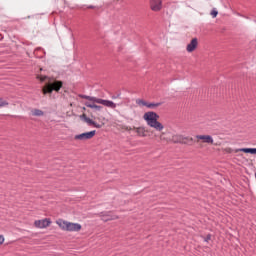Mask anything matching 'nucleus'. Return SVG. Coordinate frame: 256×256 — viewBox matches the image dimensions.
I'll return each instance as SVG.
<instances>
[{
	"mask_svg": "<svg viewBox=\"0 0 256 256\" xmlns=\"http://www.w3.org/2000/svg\"><path fill=\"white\" fill-rule=\"evenodd\" d=\"M143 119L148 127L154 129V131H152V134L155 141H169V139L167 138V132L163 131V129H165V126L163 125V123L159 122V114L153 111H149L144 113Z\"/></svg>",
	"mask_w": 256,
	"mask_h": 256,
	"instance_id": "obj_1",
	"label": "nucleus"
},
{
	"mask_svg": "<svg viewBox=\"0 0 256 256\" xmlns=\"http://www.w3.org/2000/svg\"><path fill=\"white\" fill-rule=\"evenodd\" d=\"M81 99H87V102L84 103L85 107L89 109H94L95 111H102L103 106L108 107L109 109H116L117 104L111 100H105L93 96L80 95ZM98 104V105H97ZM103 105V106H99Z\"/></svg>",
	"mask_w": 256,
	"mask_h": 256,
	"instance_id": "obj_2",
	"label": "nucleus"
},
{
	"mask_svg": "<svg viewBox=\"0 0 256 256\" xmlns=\"http://www.w3.org/2000/svg\"><path fill=\"white\" fill-rule=\"evenodd\" d=\"M56 225H58V227L62 231H68L70 233H78V231H81V229H83V226H81V224L69 222L63 219H58L56 221Z\"/></svg>",
	"mask_w": 256,
	"mask_h": 256,
	"instance_id": "obj_3",
	"label": "nucleus"
},
{
	"mask_svg": "<svg viewBox=\"0 0 256 256\" xmlns=\"http://www.w3.org/2000/svg\"><path fill=\"white\" fill-rule=\"evenodd\" d=\"M166 139L168 140H156L158 143H182L186 144L189 143V141H193V138L191 137H185L181 134H175L172 137H169V133L166 132Z\"/></svg>",
	"mask_w": 256,
	"mask_h": 256,
	"instance_id": "obj_4",
	"label": "nucleus"
},
{
	"mask_svg": "<svg viewBox=\"0 0 256 256\" xmlns=\"http://www.w3.org/2000/svg\"><path fill=\"white\" fill-rule=\"evenodd\" d=\"M61 87H63L62 81L55 80L54 82H48L42 88V93L43 95H51L53 91H56V93H59V91H61Z\"/></svg>",
	"mask_w": 256,
	"mask_h": 256,
	"instance_id": "obj_5",
	"label": "nucleus"
},
{
	"mask_svg": "<svg viewBox=\"0 0 256 256\" xmlns=\"http://www.w3.org/2000/svg\"><path fill=\"white\" fill-rule=\"evenodd\" d=\"M223 153H251L256 155V148H238L233 150L231 147L222 148Z\"/></svg>",
	"mask_w": 256,
	"mask_h": 256,
	"instance_id": "obj_6",
	"label": "nucleus"
},
{
	"mask_svg": "<svg viewBox=\"0 0 256 256\" xmlns=\"http://www.w3.org/2000/svg\"><path fill=\"white\" fill-rule=\"evenodd\" d=\"M96 131L85 132L74 136L75 141H89L95 137Z\"/></svg>",
	"mask_w": 256,
	"mask_h": 256,
	"instance_id": "obj_7",
	"label": "nucleus"
},
{
	"mask_svg": "<svg viewBox=\"0 0 256 256\" xmlns=\"http://www.w3.org/2000/svg\"><path fill=\"white\" fill-rule=\"evenodd\" d=\"M98 217H101V220L107 223V221H115L119 219V216L112 212H101L98 214Z\"/></svg>",
	"mask_w": 256,
	"mask_h": 256,
	"instance_id": "obj_8",
	"label": "nucleus"
},
{
	"mask_svg": "<svg viewBox=\"0 0 256 256\" xmlns=\"http://www.w3.org/2000/svg\"><path fill=\"white\" fill-rule=\"evenodd\" d=\"M51 223V218L36 220L34 221V227H36L37 229H47V227L51 226Z\"/></svg>",
	"mask_w": 256,
	"mask_h": 256,
	"instance_id": "obj_9",
	"label": "nucleus"
},
{
	"mask_svg": "<svg viewBox=\"0 0 256 256\" xmlns=\"http://www.w3.org/2000/svg\"><path fill=\"white\" fill-rule=\"evenodd\" d=\"M197 143L202 141V143H206L207 145H215V140L211 135H196Z\"/></svg>",
	"mask_w": 256,
	"mask_h": 256,
	"instance_id": "obj_10",
	"label": "nucleus"
},
{
	"mask_svg": "<svg viewBox=\"0 0 256 256\" xmlns=\"http://www.w3.org/2000/svg\"><path fill=\"white\" fill-rule=\"evenodd\" d=\"M81 119H83V121L85 123H87V125H92L93 127H95L96 129H101V127H103V125H105L104 123L99 124L97 122H95L93 119L87 117V114H82L80 116Z\"/></svg>",
	"mask_w": 256,
	"mask_h": 256,
	"instance_id": "obj_11",
	"label": "nucleus"
},
{
	"mask_svg": "<svg viewBox=\"0 0 256 256\" xmlns=\"http://www.w3.org/2000/svg\"><path fill=\"white\" fill-rule=\"evenodd\" d=\"M199 47V40L197 38H193L190 43L186 46L187 53H193Z\"/></svg>",
	"mask_w": 256,
	"mask_h": 256,
	"instance_id": "obj_12",
	"label": "nucleus"
},
{
	"mask_svg": "<svg viewBox=\"0 0 256 256\" xmlns=\"http://www.w3.org/2000/svg\"><path fill=\"white\" fill-rule=\"evenodd\" d=\"M163 8V2L161 0H150V9L155 12H159Z\"/></svg>",
	"mask_w": 256,
	"mask_h": 256,
	"instance_id": "obj_13",
	"label": "nucleus"
},
{
	"mask_svg": "<svg viewBox=\"0 0 256 256\" xmlns=\"http://www.w3.org/2000/svg\"><path fill=\"white\" fill-rule=\"evenodd\" d=\"M133 129L134 131H136L138 137H147V130L145 129V127H133Z\"/></svg>",
	"mask_w": 256,
	"mask_h": 256,
	"instance_id": "obj_14",
	"label": "nucleus"
},
{
	"mask_svg": "<svg viewBox=\"0 0 256 256\" xmlns=\"http://www.w3.org/2000/svg\"><path fill=\"white\" fill-rule=\"evenodd\" d=\"M31 113L33 117H43V115H45V112H43L41 109H33Z\"/></svg>",
	"mask_w": 256,
	"mask_h": 256,
	"instance_id": "obj_15",
	"label": "nucleus"
},
{
	"mask_svg": "<svg viewBox=\"0 0 256 256\" xmlns=\"http://www.w3.org/2000/svg\"><path fill=\"white\" fill-rule=\"evenodd\" d=\"M161 106V103H147L146 107L148 109H155L157 107H160Z\"/></svg>",
	"mask_w": 256,
	"mask_h": 256,
	"instance_id": "obj_16",
	"label": "nucleus"
},
{
	"mask_svg": "<svg viewBox=\"0 0 256 256\" xmlns=\"http://www.w3.org/2000/svg\"><path fill=\"white\" fill-rule=\"evenodd\" d=\"M136 103H137V105H139L140 107H147V103H148V102H146L145 100L139 99V100L136 101Z\"/></svg>",
	"mask_w": 256,
	"mask_h": 256,
	"instance_id": "obj_17",
	"label": "nucleus"
},
{
	"mask_svg": "<svg viewBox=\"0 0 256 256\" xmlns=\"http://www.w3.org/2000/svg\"><path fill=\"white\" fill-rule=\"evenodd\" d=\"M9 102L3 98H0V107H7Z\"/></svg>",
	"mask_w": 256,
	"mask_h": 256,
	"instance_id": "obj_18",
	"label": "nucleus"
},
{
	"mask_svg": "<svg viewBox=\"0 0 256 256\" xmlns=\"http://www.w3.org/2000/svg\"><path fill=\"white\" fill-rule=\"evenodd\" d=\"M121 129H123L124 131H133L134 128L131 126H127V125H122Z\"/></svg>",
	"mask_w": 256,
	"mask_h": 256,
	"instance_id": "obj_19",
	"label": "nucleus"
},
{
	"mask_svg": "<svg viewBox=\"0 0 256 256\" xmlns=\"http://www.w3.org/2000/svg\"><path fill=\"white\" fill-rule=\"evenodd\" d=\"M211 15H212L213 19H215V17H217V15H219V12H217V10H212Z\"/></svg>",
	"mask_w": 256,
	"mask_h": 256,
	"instance_id": "obj_20",
	"label": "nucleus"
},
{
	"mask_svg": "<svg viewBox=\"0 0 256 256\" xmlns=\"http://www.w3.org/2000/svg\"><path fill=\"white\" fill-rule=\"evenodd\" d=\"M5 243V236L0 235V245H3Z\"/></svg>",
	"mask_w": 256,
	"mask_h": 256,
	"instance_id": "obj_21",
	"label": "nucleus"
},
{
	"mask_svg": "<svg viewBox=\"0 0 256 256\" xmlns=\"http://www.w3.org/2000/svg\"><path fill=\"white\" fill-rule=\"evenodd\" d=\"M37 79H39L41 82L45 81L47 79V76H37Z\"/></svg>",
	"mask_w": 256,
	"mask_h": 256,
	"instance_id": "obj_22",
	"label": "nucleus"
},
{
	"mask_svg": "<svg viewBox=\"0 0 256 256\" xmlns=\"http://www.w3.org/2000/svg\"><path fill=\"white\" fill-rule=\"evenodd\" d=\"M206 243H209L211 241V235H207V237L204 239Z\"/></svg>",
	"mask_w": 256,
	"mask_h": 256,
	"instance_id": "obj_23",
	"label": "nucleus"
},
{
	"mask_svg": "<svg viewBox=\"0 0 256 256\" xmlns=\"http://www.w3.org/2000/svg\"><path fill=\"white\" fill-rule=\"evenodd\" d=\"M89 9H93V6H90Z\"/></svg>",
	"mask_w": 256,
	"mask_h": 256,
	"instance_id": "obj_24",
	"label": "nucleus"
}]
</instances>
